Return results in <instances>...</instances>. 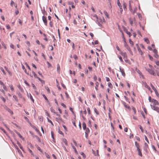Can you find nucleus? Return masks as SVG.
<instances>
[{"mask_svg": "<svg viewBox=\"0 0 159 159\" xmlns=\"http://www.w3.org/2000/svg\"><path fill=\"white\" fill-rule=\"evenodd\" d=\"M120 53L123 57V59H124L125 61L126 62H127L128 60L127 58V56L126 53L121 52Z\"/></svg>", "mask_w": 159, "mask_h": 159, "instance_id": "1", "label": "nucleus"}, {"mask_svg": "<svg viewBox=\"0 0 159 159\" xmlns=\"http://www.w3.org/2000/svg\"><path fill=\"white\" fill-rule=\"evenodd\" d=\"M150 106L151 108L153 110L156 111L158 113L159 112V107H158L151 104L150 105Z\"/></svg>", "mask_w": 159, "mask_h": 159, "instance_id": "2", "label": "nucleus"}, {"mask_svg": "<svg viewBox=\"0 0 159 159\" xmlns=\"http://www.w3.org/2000/svg\"><path fill=\"white\" fill-rule=\"evenodd\" d=\"M124 46L129 52L131 54V53H132V52L131 51V49L130 47L128 45V44H127V43H126L125 41Z\"/></svg>", "mask_w": 159, "mask_h": 159, "instance_id": "3", "label": "nucleus"}, {"mask_svg": "<svg viewBox=\"0 0 159 159\" xmlns=\"http://www.w3.org/2000/svg\"><path fill=\"white\" fill-rule=\"evenodd\" d=\"M146 70L150 74L152 75H156V74L153 70L150 69H148Z\"/></svg>", "mask_w": 159, "mask_h": 159, "instance_id": "4", "label": "nucleus"}, {"mask_svg": "<svg viewBox=\"0 0 159 159\" xmlns=\"http://www.w3.org/2000/svg\"><path fill=\"white\" fill-rule=\"evenodd\" d=\"M152 102L153 103V105H159V103L158 101L154 99H152Z\"/></svg>", "mask_w": 159, "mask_h": 159, "instance_id": "5", "label": "nucleus"}, {"mask_svg": "<svg viewBox=\"0 0 159 159\" xmlns=\"http://www.w3.org/2000/svg\"><path fill=\"white\" fill-rule=\"evenodd\" d=\"M42 20L45 25L47 26V20L46 17L43 16H42Z\"/></svg>", "mask_w": 159, "mask_h": 159, "instance_id": "6", "label": "nucleus"}, {"mask_svg": "<svg viewBox=\"0 0 159 159\" xmlns=\"http://www.w3.org/2000/svg\"><path fill=\"white\" fill-rule=\"evenodd\" d=\"M17 94L19 98H22V102H25V99L23 97L22 95L20 92H17Z\"/></svg>", "mask_w": 159, "mask_h": 159, "instance_id": "7", "label": "nucleus"}, {"mask_svg": "<svg viewBox=\"0 0 159 159\" xmlns=\"http://www.w3.org/2000/svg\"><path fill=\"white\" fill-rule=\"evenodd\" d=\"M5 108H6V110L8 112H9L11 115H12L13 114V111L11 110V109L7 107L6 106H5Z\"/></svg>", "mask_w": 159, "mask_h": 159, "instance_id": "8", "label": "nucleus"}, {"mask_svg": "<svg viewBox=\"0 0 159 159\" xmlns=\"http://www.w3.org/2000/svg\"><path fill=\"white\" fill-rule=\"evenodd\" d=\"M119 69L120 71L121 72L122 75L123 76H125V74L124 72V70L123 69H121L120 68V67Z\"/></svg>", "mask_w": 159, "mask_h": 159, "instance_id": "9", "label": "nucleus"}, {"mask_svg": "<svg viewBox=\"0 0 159 159\" xmlns=\"http://www.w3.org/2000/svg\"><path fill=\"white\" fill-rule=\"evenodd\" d=\"M31 127L33 128L34 129L35 131L38 133H39L40 134L39 131V129H38L34 125H31Z\"/></svg>", "mask_w": 159, "mask_h": 159, "instance_id": "10", "label": "nucleus"}, {"mask_svg": "<svg viewBox=\"0 0 159 159\" xmlns=\"http://www.w3.org/2000/svg\"><path fill=\"white\" fill-rule=\"evenodd\" d=\"M15 132L16 133V134L19 136L20 138L22 139V140H24V138H23L22 136L16 130Z\"/></svg>", "mask_w": 159, "mask_h": 159, "instance_id": "11", "label": "nucleus"}, {"mask_svg": "<svg viewBox=\"0 0 159 159\" xmlns=\"http://www.w3.org/2000/svg\"><path fill=\"white\" fill-rule=\"evenodd\" d=\"M57 71L59 74L60 73V67L58 64L57 65Z\"/></svg>", "mask_w": 159, "mask_h": 159, "instance_id": "12", "label": "nucleus"}, {"mask_svg": "<svg viewBox=\"0 0 159 159\" xmlns=\"http://www.w3.org/2000/svg\"><path fill=\"white\" fill-rule=\"evenodd\" d=\"M126 6H127V5H126V3H125V2H124L123 4V8H124V10H125V11L127 10Z\"/></svg>", "mask_w": 159, "mask_h": 159, "instance_id": "13", "label": "nucleus"}, {"mask_svg": "<svg viewBox=\"0 0 159 159\" xmlns=\"http://www.w3.org/2000/svg\"><path fill=\"white\" fill-rule=\"evenodd\" d=\"M4 68L7 71V72H8V73H9V74L10 75H12V73H11L8 70V68L6 66H5L4 67Z\"/></svg>", "mask_w": 159, "mask_h": 159, "instance_id": "14", "label": "nucleus"}, {"mask_svg": "<svg viewBox=\"0 0 159 159\" xmlns=\"http://www.w3.org/2000/svg\"><path fill=\"white\" fill-rule=\"evenodd\" d=\"M17 144L19 146L20 148L22 150H23V148L21 146V145L20 144V143L18 141H17Z\"/></svg>", "mask_w": 159, "mask_h": 159, "instance_id": "15", "label": "nucleus"}, {"mask_svg": "<svg viewBox=\"0 0 159 159\" xmlns=\"http://www.w3.org/2000/svg\"><path fill=\"white\" fill-rule=\"evenodd\" d=\"M56 115L58 116V117H59V120L62 122L63 123H64V121H63L61 118V117L60 115H59L57 114V113H56Z\"/></svg>", "mask_w": 159, "mask_h": 159, "instance_id": "16", "label": "nucleus"}, {"mask_svg": "<svg viewBox=\"0 0 159 159\" xmlns=\"http://www.w3.org/2000/svg\"><path fill=\"white\" fill-rule=\"evenodd\" d=\"M129 20L131 25L132 26L133 25V22L132 19L131 18H129Z\"/></svg>", "mask_w": 159, "mask_h": 159, "instance_id": "17", "label": "nucleus"}, {"mask_svg": "<svg viewBox=\"0 0 159 159\" xmlns=\"http://www.w3.org/2000/svg\"><path fill=\"white\" fill-rule=\"evenodd\" d=\"M137 49L138 50V51L140 53L141 55H142L143 54V53L142 51L141 50L139 47H138Z\"/></svg>", "mask_w": 159, "mask_h": 159, "instance_id": "18", "label": "nucleus"}, {"mask_svg": "<svg viewBox=\"0 0 159 159\" xmlns=\"http://www.w3.org/2000/svg\"><path fill=\"white\" fill-rule=\"evenodd\" d=\"M83 129L85 130L86 129V128H87L86 127V124L84 122H83Z\"/></svg>", "mask_w": 159, "mask_h": 159, "instance_id": "19", "label": "nucleus"}, {"mask_svg": "<svg viewBox=\"0 0 159 159\" xmlns=\"http://www.w3.org/2000/svg\"><path fill=\"white\" fill-rule=\"evenodd\" d=\"M123 104L124 105V106L128 109L130 108V107L129 105H127L126 104V103L125 102H123Z\"/></svg>", "mask_w": 159, "mask_h": 159, "instance_id": "20", "label": "nucleus"}, {"mask_svg": "<svg viewBox=\"0 0 159 159\" xmlns=\"http://www.w3.org/2000/svg\"><path fill=\"white\" fill-rule=\"evenodd\" d=\"M95 84H96V87H95V89L96 90H98V85H99V83L97 82H96L95 83Z\"/></svg>", "mask_w": 159, "mask_h": 159, "instance_id": "21", "label": "nucleus"}, {"mask_svg": "<svg viewBox=\"0 0 159 159\" xmlns=\"http://www.w3.org/2000/svg\"><path fill=\"white\" fill-rule=\"evenodd\" d=\"M32 87H33L34 89L35 90V92L37 94H38L37 92H36L35 91V90L37 89V88H36V87H35V85L32 83Z\"/></svg>", "mask_w": 159, "mask_h": 159, "instance_id": "22", "label": "nucleus"}, {"mask_svg": "<svg viewBox=\"0 0 159 159\" xmlns=\"http://www.w3.org/2000/svg\"><path fill=\"white\" fill-rule=\"evenodd\" d=\"M43 35L45 37V38L43 39L46 41H48V39H47V38L46 35L44 33H43Z\"/></svg>", "mask_w": 159, "mask_h": 159, "instance_id": "23", "label": "nucleus"}, {"mask_svg": "<svg viewBox=\"0 0 159 159\" xmlns=\"http://www.w3.org/2000/svg\"><path fill=\"white\" fill-rule=\"evenodd\" d=\"M124 31L127 34H130V32H129L127 30V29H126V28L125 27H124Z\"/></svg>", "mask_w": 159, "mask_h": 159, "instance_id": "24", "label": "nucleus"}, {"mask_svg": "<svg viewBox=\"0 0 159 159\" xmlns=\"http://www.w3.org/2000/svg\"><path fill=\"white\" fill-rule=\"evenodd\" d=\"M51 134L52 138V139H53V142H55V141H54V133H53V132L52 131H51Z\"/></svg>", "mask_w": 159, "mask_h": 159, "instance_id": "25", "label": "nucleus"}, {"mask_svg": "<svg viewBox=\"0 0 159 159\" xmlns=\"http://www.w3.org/2000/svg\"><path fill=\"white\" fill-rule=\"evenodd\" d=\"M144 41L147 43L148 44L150 43V41L148 38H146L144 39Z\"/></svg>", "mask_w": 159, "mask_h": 159, "instance_id": "26", "label": "nucleus"}, {"mask_svg": "<svg viewBox=\"0 0 159 159\" xmlns=\"http://www.w3.org/2000/svg\"><path fill=\"white\" fill-rule=\"evenodd\" d=\"M150 86L152 88V89L153 90H154V91H156V90H157L155 88L153 85L152 84V83L150 84Z\"/></svg>", "mask_w": 159, "mask_h": 159, "instance_id": "27", "label": "nucleus"}, {"mask_svg": "<svg viewBox=\"0 0 159 159\" xmlns=\"http://www.w3.org/2000/svg\"><path fill=\"white\" fill-rule=\"evenodd\" d=\"M72 147L74 149V150L75 151V153L76 154H78V152L77 151L76 148H75V146H74L73 145L72 146Z\"/></svg>", "mask_w": 159, "mask_h": 159, "instance_id": "28", "label": "nucleus"}, {"mask_svg": "<svg viewBox=\"0 0 159 159\" xmlns=\"http://www.w3.org/2000/svg\"><path fill=\"white\" fill-rule=\"evenodd\" d=\"M50 111H51L54 113H56V112H55V110H54L53 108H52V107H51L50 108Z\"/></svg>", "mask_w": 159, "mask_h": 159, "instance_id": "29", "label": "nucleus"}, {"mask_svg": "<svg viewBox=\"0 0 159 159\" xmlns=\"http://www.w3.org/2000/svg\"><path fill=\"white\" fill-rule=\"evenodd\" d=\"M18 87L19 89L20 90V91L22 92H24V90L23 88L20 86V85L18 86Z\"/></svg>", "mask_w": 159, "mask_h": 159, "instance_id": "30", "label": "nucleus"}, {"mask_svg": "<svg viewBox=\"0 0 159 159\" xmlns=\"http://www.w3.org/2000/svg\"><path fill=\"white\" fill-rule=\"evenodd\" d=\"M43 96L44 97V98H45V99L47 101V102L49 103V102L48 101L47 98L46 96L44 94H43Z\"/></svg>", "mask_w": 159, "mask_h": 159, "instance_id": "31", "label": "nucleus"}, {"mask_svg": "<svg viewBox=\"0 0 159 159\" xmlns=\"http://www.w3.org/2000/svg\"><path fill=\"white\" fill-rule=\"evenodd\" d=\"M129 9L131 11H133L132 6H131L130 3V1H129Z\"/></svg>", "mask_w": 159, "mask_h": 159, "instance_id": "32", "label": "nucleus"}, {"mask_svg": "<svg viewBox=\"0 0 159 159\" xmlns=\"http://www.w3.org/2000/svg\"><path fill=\"white\" fill-rule=\"evenodd\" d=\"M117 5L119 6V7H122V6L120 3V2L119 0H117Z\"/></svg>", "mask_w": 159, "mask_h": 159, "instance_id": "33", "label": "nucleus"}, {"mask_svg": "<svg viewBox=\"0 0 159 159\" xmlns=\"http://www.w3.org/2000/svg\"><path fill=\"white\" fill-rule=\"evenodd\" d=\"M94 111L95 112V113H96V114L97 115H98L99 114L98 111V110L96 109V108L95 107L94 108Z\"/></svg>", "mask_w": 159, "mask_h": 159, "instance_id": "34", "label": "nucleus"}, {"mask_svg": "<svg viewBox=\"0 0 159 159\" xmlns=\"http://www.w3.org/2000/svg\"><path fill=\"white\" fill-rule=\"evenodd\" d=\"M47 119L48 120V122L50 123L53 126L54 125H53V123L52 122V121L51 120H49V118L48 117L47 118Z\"/></svg>", "mask_w": 159, "mask_h": 159, "instance_id": "35", "label": "nucleus"}, {"mask_svg": "<svg viewBox=\"0 0 159 159\" xmlns=\"http://www.w3.org/2000/svg\"><path fill=\"white\" fill-rule=\"evenodd\" d=\"M0 98L2 100V101H3V102H6V99L3 97H2V96H0Z\"/></svg>", "mask_w": 159, "mask_h": 159, "instance_id": "36", "label": "nucleus"}, {"mask_svg": "<svg viewBox=\"0 0 159 159\" xmlns=\"http://www.w3.org/2000/svg\"><path fill=\"white\" fill-rule=\"evenodd\" d=\"M45 88L46 89V90H47V91L48 93H50V90L49 88L48 87L45 86Z\"/></svg>", "mask_w": 159, "mask_h": 159, "instance_id": "37", "label": "nucleus"}, {"mask_svg": "<svg viewBox=\"0 0 159 159\" xmlns=\"http://www.w3.org/2000/svg\"><path fill=\"white\" fill-rule=\"evenodd\" d=\"M35 137H36L37 140L39 142H41V140L40 139L39 137L37 135H35Z\"/></svg>", "mask_w": 159, "mask_h": 159, "instance_id": "38", "label": "nucleus"}, {"mask_svg": "<svg viewBox=\"0 0 159 159\" xmlns=\"http://www.w3.org/2000/svg\"><path fill=\"white\" fill-rule=\"evenodd\" d=\"M30 98L32 100V101L34 102V99H33L32 96L30 93Z\"/></svg>", "mask_w": 159, "mask_h": 159, "instance_id": "39", "label": "nucleus"}, {"mask_svg": "<svg viewBox=\"0 0 159 159\" xmlns=\"http://www.w3.org/2000/svg\"><path fill=\"white\" fill-rule=\"evenodd\" d=\"M32 73L34 75V77L35 78H37L38 77V76H37V75L36 74V73H35V72L34 71H32Z\"/></svg>", "mask_w": 159, "mask_h": 159, "instance_id": "40", "label": "nucleus"}, {"mask_svg": "<svg viewBox=\"0 0 159 159\" xmlns=\"http://www.w3.org/2000/svg\"><path fill=\"white\" fill-rule=\"evenodd\" d=\"M138 126H139V128L140 129L141 132L143 133V128L142 127V126L140 125H138Z\"/></svg>", "mask_w": 159, "mask_h": 159, "instance_id": "41", "label": "nucleus"}, {"mask_svg": "<svg viewBox=\"0 0 159 159\" xmlns=\"http://www.w3.org/2000/svg\"><path fill=\"white\" fill-rule=\"evenodd\" d=\"M98 40H96L94 42V43H93V42H92V44L93 45H94V44H98Z\"/></svg>", "mask_w": 159, "mask_h": 159, "instance_id": "42", "label": "nucleus"}, {"mask_svg": "<svg viewBox=\"0 0 159 159\" xmlns=\"http://www.w3.org/2000/svg\"><path fill=\"white\" fill-rule=\"evenodd\" d=\"M13 98L15 99V100L17 102H18V99L17 98V97L15 95H14L13 96Z\"/></svg>", "mask_w": 159, "mask_h": 159, "instance_id": "43", "label": "nucleus"}, {"mask_svg": "<svg viewBox=\"0 0 159 159\" xmlns=\"http://www.w3.org/2000/svg\"><path fill=\"white\" fill-rule=\"evenodd\" d=\"M85 130H86V131L85 132V133H89V132H90V130H89V128H86Z\"/></svg>", "mask_w": 159, "mask_h": 159, "instance_id": "44", "label": "nucleus"}, {"mask_svg": "<svg viewBox=\"0 0 159 159\" xmlns=\"http://www.w3.org/2000/svg\"><path fill=\"white\" fill-rule=\"evenodd\" d=\"M58 132L59 133V134L62 135L63 136H64V134L63 133L61 130H60L59 129L58 130Z\"/></svg>", "mask_w": 159, "mask_h": 159, "instance_id": "45", "label": "nucleus"}, {"mask_svg": "<svg viewBox=\"0 0 159 159\" xmlns=\"http://www.w3.org/2000/svg\"><path fill=\"white\" fill-rule=\"evenodd\" d=\"M129 43L130 44H131L132 46H133L134 45V42L132 41H131V39H129Z\"/></svg>", "mask_w": 159, "mask_h": 159, "instance_id": "46", "label": "nucleus"}, {"mask_svg": "<svg viewBox=\"0 0 159 159\" xmlns=\"http://www.w3.org/2000/svg\"><path fill=\"white\" fill-rule=\"evenodd\" d=\"M104 14H105V16H106L107 18H109L108 14L107 12L106 11H104Z\"/></svg>", "mask_w": 159, "mask_h": 159, "instance_id": "47", "label": "nucleus"}, {"mask_svg": "<svg viewBox=\"0 0 159 159\" xmlns=\"http://www.w3.org/2000/svg\"><path fill=\"white\" fill-rule=\"evenodd\" d=\"M0 69V70H1L3 73V74L4 75H6V73H5L4 70L3 69L2 67H1Z\"/></svg>", "mask_w": 159, "mask_h": 159, "instance_id": "48", "label": "nucleus"}, {"mask_svg": "<svg viewBox=\"0 0 159 159\" xmlns=\"http://www.w3.org/2000/svg\"><path fill=\"white\" fill-rule=\"evenodd\" d=\"M118 57L121 62L123 63V61L121 57L120 56H118Z\"/></svg>", "mask_w": 159, "mask_h": 159, "instance_id": "49", "label": "nucleus"}, {"mask_svg": "<svg viewBox=\"0 0 159 159\" xmlns=\"http://www.w3.org/2000/svg\"><path fill=\"white\" fill-rule=\"evenodd\" d=\"M132 109L133 110V111L134 112V114H135L136 113V111L135 108L134 107H132Z\"/></svg>", "mask_w": 159, "mask_h": 159, "instance_id": "50", "label": "nucleus"}, {"mask_svg": "<svg viewBox=\"0 0 159 159\" xmlns=\"http://www.w3.org/2000/svg\"><path fill=\"white\" fill-rule=\"evenodd\" d=\"M116 49H117V50L119 51V52H122L120 50V49L119 48V47L117 45H116Z\"/></svg>", "mask_w": 159, "mask_h": 159, "instance_id": "51", "label": "nucleus"}, {"mask_svg": "<svg viewBox=\"0 0 159 159\" xmlns=\"http://www.w3.org/2000/svg\"><path fill=\"white\" fill-rule=\"evenodd\" d=\"M144 137H145V140L148 143H149V141L148 140V139L147 138V136L145 135H144Z\"/></svg>", "mask_w": 159, "mask_h": 159, "instance_id": "52", "label": "nucleus"}, {"mask_svg": "<svg viewBox=\"0 0 159 159\" xmlns=\"http://www.w3.org/2000/svg\"><path fill=\"white\" fill-rule=\"evenodd\" d=\"M108 86L110 88H112V85L110 82H108Z\"/></svg>", "mask_w": 159, "mask_h": 159, "instance_id": "53", "label": "nucleus"}, {"mask_svg": "<svg viewBox=\"0 0 159 159\" xmlns=\"http://www.w3.org/2000/svg\"><path fill=\"white\" fill-rule=\"evenodd\" d=\"M39 80V81H40L41 83H43V82H44V81L41 80L39 77H38L37 78Z\"/></svg>", "mask_w": 159, "mask_h": 159, "instance_id": "54", "label": "nucleus"}, {"mask_svg": "<svg viewBox=\"0 0 159 159\" xmlns=\"http://www.w3.org/2000/svg\"><path fill=\"white\" fill-rule=\"evenodd\" d=\"M81 155H82L83 156L84 158H86V155H85V154L84 152H81Z\"/></svg>", "mask_w": 159, "mask_h": 159, "instance_id": "55", "label": "nucleus"}, {"mask_svg": "<svg viewBox=\"0 0 159 159\" xmlns=\"http://www.w3.org/2000/svg\"><path fill=\"white\" fill-rule=\"evenodd\" d=\"M45 155L46 157L48 158H50V156L49 154H48V153H47L46 152H45Z\"/></svg>", "mask_w": 159, "mask_h": 159, "instance_id": "56", "label": "nucleus"}, {"mask_svg": "<svg viewBox=\"0 0 159 159\" xmlns=\"http://www.w3.org/2000/svg\"><path fill=\"white\" fill-rule=\"evenodd\" d=\"M155 93L156 95V96L159 98V94L158 93V92L157 91V90H156V91H155Z\"/></svg>", "mask_w": 159, "mask_h": 159, "instance_id": "57", "label": "nucleus"}, {"mask_svg": "<svg viewBox=\"0 0 159 159\" xmlns=\"http://www.w3.org/2000/svg\"><path fill=\"white\" fill-rule=\"evenodd\" d=\"M138 155L141 156V157H142V152H141V150H140V151H138Z\"/></svg>", "mask_w": 159, "mask_h": 159, "instance_id": "58", "label": "nucleus"}, {"mask_svg": "<svg viewBox=\"0 0 159 159\" xmlns=\"http://www.w3.org/2000/svg\"><path fill=\"white\" fill-rule=\"evenodd\" d=\"M14 4V2L13 1L11 0V3H10L11 6V7H13V4Z\"/></svg>", "mask_w": 159, "mask_h": 159, "instance_id": "59", "label": "nucleus"}, {"mask_svg": "<svg viewBox=\"0 0 159 159\" xmlns=\"http://www.w3.org/2000/svg\"><path fill=\"white\" fill-rule=\"evenodd\" d=\"M42 12L44 15L47 16V13L45 11V10H44L43 11H42Z\"/></svg>", "mask_w": 159, "mask_h": 159, "instance_id": "60", "label": "nucleus"}, {"mask_svg": "<svg viewBox=\"0 0 159 159\" xmlns=\"http://www.w3.org/2000/svg\"><path fill=\"white\" fill-rule=\"evenodd\" d=\"M24 118L25 119V120L28 122L29 123V119L27 118V117L26 116L24 117Z\"/></svg>", "mask_w": 159, "mask_h": 159, "instance_id": "61", "label": "nucleus"}, {"mask_svg": "<svg viewBox=\"0 0 159 159\" xmlns=\"http://www.w3.org/2000/svg\"><path fill=\"white\" fill-rule=\"evenodd\" d=\"M87 110L88 112V113L90 115V110L89 108L88 107L87 109Z\"/></svg>", "mask_w": 159, "mask_h": 159, "instance_id": "62", "label": "nucleus"}, {"mask_svg": "<svg viewBox=\"0 0 159 159\" xmlns=\"http://www.w3.org/2000/svg\"><path fill=\"white\" fill-rule=\"evenodd\" d=\"M153 52L154 54L157 53L158 52L156 49H154L153 50Z\"/></svg>", "mask_w": 159, "mask_h": 159, "instance_id": "63", "label": "nucleus"}, {"mask_svg": "<svg viewBox=\"0 0 159 159\" xmlns=\"http://www.w3.org/2000/svg\"><path fill=\"white\" fill-rule=\"evenodd\" d=\"M154 56L156 58H158L159 57V56L157 54V53L155 54Z\"/></svg>", "mask_w": 159, "mask_h": 159, "instance_id": "64", "label": "nucleus"}]
</instances>
